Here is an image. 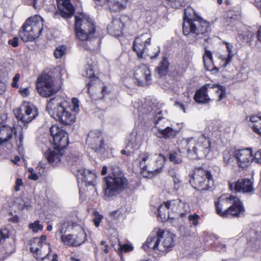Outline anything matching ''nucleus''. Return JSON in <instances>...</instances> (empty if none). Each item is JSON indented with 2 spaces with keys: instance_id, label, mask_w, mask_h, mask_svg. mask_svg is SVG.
I'll use <instances>...</instances> for the list:
<instances>
[{
  "instance_id": "obj_1",
  "label": "nucleus",
  "mask_w": 261,
  "mask_h": 261,
  "mask_svg": "<svg viewBox=\"0 0 261 261\" xmlns=\"http://www.w3.org/2000/svg\"><path fill=\"white\" fill-rule=\"evenodd\" d=\"M183 33L192 43L211 41L208 36L210 32L209 23L198 16L190 7L185 9Z\"/></svg>"
},
{
  "instance_id": "obj_2",
  "label": "nucleus",
  "mask_w": 261,
  "mask_h": 261,
  "mask_svg": "<svg viewBox=\"0 0 261 261\" xmlns=\"http://www.w3.org/2000/svg\"><path fill=\"white\" fill-rule=\"evenodd\" d=\"M46 110L50 115L65 125L74 122L75 116L71 113L70 102L65 98L57 95L47 101Z\"/></svg>"
},
{
  "instance_id": "obj_3",
  "label": "nucleus",
  "mask_w": 261,
  "mask_h": 261,
  "mask_svg": "<svg viewBox=\"0 0 261 261\" xmlns=\"http://www.w3.org/2000/svg\"><path fill=\"white\" fill-rule=\"evenodd\" d=\"M50 133L56 147L48 149L44 153V156L50 164L56 165L63 158V148L68 144V137L64 129L56 125H53L50 128Z\"/></svg>"
},
{
  "instance_id": "obj_4",
  "label": "nucleus",
  "mask_w": 261,
  "mask_h": 261,
  "mask_svg": "<svg viewBox=\"0 0 261 261\" xmlns=\"http://www.w3.org/2000/svg\"><path fill=\"white\" fill-rule=\"evenodd\" d=\"M186 141L188 155L192 159L212 158L211 151L213 146L208 137L201 135L198 137L188 138Z\"/></svg>"
},
{
  "instance_id": "obj_5",
  "label": "nucleus",
  "mask_w": 261,
  "mask_h": 261,
  "mask_svg": "<svg viewBox=\"0 0 261 261\" xmlns=\"http://www.w3.org/2000/svg\"><path fill=\"white\" fill-rule=\"evenodd\" d=\"M139 160L143 176L150 178L161 172L166 158L162 154L156 155L144 152L139 155Z\"/></svg>"
},
{
  "instance_id": "obj_6",
  "label": "nucleus",
  "mask_w": 261,
  "mask_h": 261,
  "mask_svg": "<svg viewBox=\"0 0 261 261\" xmlns=\"http://www.w3.org/2000/svg\"><path fill=\"white\" fill-rule=\"evenodd\" d=\"M43 29V19L40 16L35 15L25 20L19 35L24 42L32 41L40 35Z\"/></svg>"
},
{
  "instance_id": "obj_7",
  "label": "nucleus",
  "mask_w": 261,
  "mask_h": 261,
  "mask_svg": "<svg viewBox=\"0 0 261 261\" xmlns=\"http://www.w3.org/2000/svg\"><path fill=\"white\" fill-rule=\"evenodd\" d=\"M75 20L76 35L80 40L88 41L93 37L95 27L89 16L84 14L76 15Z\"/></svg>"
},
{
  "instance_id": "obj_8",
  "label": "nucleus",
  "mask_w": 261,
  "mask_h": 261,
  "mask_svg": "<svg viewBox=\"0 0 261 261\" xmlns=\"http://www.w3.org/2000/svg\"><path fill=\"white\" fill-rule=\"evenodd\" d=\"M105 180L104 191L107 197L114 196L127 187L128 180L121 172H113Z\"/></svg>"
},
{
  "instance_id": "obj_9",
  "label": "nucleus",
  "mask_w": 261,
  "mask_h": 261,
  "mask_svg": "<svg viewBox=\"0 0 261 261\" xmlns=\"http://www.w3.org/2000/svg\"><path fill=\"white\" fill-rule=\"evenodd\" d=\"M151 36L150 34L145 33L136 37L133 42V49L136 53L138 58H143V54L149 56L151 59L156 58L160 49L159 46H154L153 50H149L148 47L150 45Z\"/></svg>"
},
{
  "instance_id": "obj_10",
  "label": "nucleus",
  "mask_w": 261,
  "mask_h": 261,
  "mask_svg": "<svg viewBox=\"0 0 261 261\" xmlns=\"http://www.w3.org/2000/svg\"><path fill=\"white\" fill-rule=\"evenodd\" d=\"M217 88L215 91L216 93L218 95L217 101H220L223 98L226 97V88L217 84H206L197 90L194 96V99L196 102L199 104L208 103L211 99L207 94L208 89Z\"/></svg>"
},
{
  "instance_id": "obj_11",
  "label": "nucleus",
  "mask_w": 261,
  "mask_h": 261,
  "mask_svg": "<svg viewBox=\"0 0 261 261\" xmlns=\"http://www.w3.org/2000/svg\"><path fill=\"white\" fill-rule=\"evenodd\" d=\"M30 246L31 251L37 260H42L47 257L51 251L49 244L46 242V237L45 235L31 239Z\"/></svg>"
},
{
  "instance_id": "obj_12",
  "label": "nucleus",
  "mask_w": 261,
  "mask_h": 261,
  "mask_svg": "<svg viewBox=\"0 0 261 261\" xmlns=\"http://www.w3.org/2000/svg\"><path fill=\"white\" fill-rule=\"evenodd\" d=\"M190 182L199 190H207L214 185L211 172L202 169H198L195 171Z\"/></svg>"
},
{
  "instance_id": "obj_13",
  "label": "nucleus",
  "mask_w": 261,
  "mask_h": 261,
  "mask_svg": "<svg viewBox=\"0 0 261 261\" xmlns=\"http://www.w3.org/2000/svg\"><path fill=\"white\" fill-rule=\"evenodd\" d=\"M37 88L40 95L48 97L57 93L61 86L54 85L51 77L46 74L38 77Z\"/></svg>"
},
{
  "instance_id": "obj_14",
  "label": "nucleus",
  "mask_w": 261,
  "mask_h": 261,
  "mask_svg": "<svg viewBox=\"0 0 261 261\" xmlns=\"http://www.w3.org/2000/svg\"><path fill=\"white\" fill-rule=\"evenodd\" d=\"M38 110L33 104L24 102L15 113L16 117L24 123H28L38 115Z\"/></svg>"
},
{
  "instance_id": "obj_15",
  "label": "nucleus",
  "mask_w": 261,
  "mask_h": 261,
  "mask_svg": "<svg viewBox=\"0 0 261 261\" xmlns=\"http://www.w3.org/2000/svg\"><path fill=\"white\" fill-rule=\"evenodd\" d=\"M232 205L228 208H225L222 213V216L227 217L231 216L236 217H241L244 215L245 208L240 199L234 195L230 196Z\"/></svg>"
},
{
  "instance_id": "obj_16",
  "label": "nucleus",
  "mask_w": 261,
  "mask_h": 261,
  "mask_svg": "<svg viewBox=\"0 0 261 261\" xmlns=\"http://www.w3.org/2000/svg\"><path fill=\"white\" fill-rule=\"evenodd\" d=\"M230 190L236 192L252 194L254 191L253 181L251 179L243 178L238 180L237 182L229 184Z\"/></svg>"
},
{
  "instance_id": "obj_17",
  "label": "nucleus",
  "mask_w": 261,
  "mask_h": 261,
  "mask_svg": "<svg viewBox=\"0 0 261 261\" xmlns=\"http://www.w3.org/2000/svg\"><path fill=\"white\" fill-rule=\"evenodd\" d=\"M134 75L139 86L148 85L151 81L150 70L146 65L143 64L136 69Z\"/></svg>"
},
{
  "instance_id": "obj_18",
  "label": "nucleus",
  "mask_w": 261,
  "mask_h": 261,
  "mask_svg": "<svg viewBox=\"0 0 261 261\" xmlns=\"http://www.w3.org/2000/svg\"><path fill=\"white\" fill-rule=\"evenodd\" d=\"M86 143L95 151H100L104 146V141L100 132L92 130L89 132Z\"/></svg>"
},
{
  "instance_id": "obj_19",
  "label": "nucleus",
  "mask_w": 261,
  "mask_h": 261,
  "mask_svg": "<svg viewBox=\"0 0 261 261\" xmlns=\"http://www.w3.org/2000/svg\"><path fill=\"white\" fill-rule=\"evenodd\" d=\"M169 211L174 216H179L181 217L190 211L189 205L179 199L168 201Z\"/></svg>"
},
{
  "instance_id": "obj_20",
  "label": "nucleus",
  "mask_w": 261,
  "mask_h": 261,
  "mask_svg": "<svg viewBox=\"0 0 261 261\" xmlns=\"http://www.w3.org/2000/svg\"><path fill=\"white\" fill-rule=\"evenodd\" d=\"M174 237L172 233L160 229L159 252H167L171 250L174 246Z\"/></svg>"
},
{
  "instance_id": "obj_21",
  "label": "nucleus",
  "mask_w": 261,
  "mask_h": 261,
  "mask_svg": "<svg viewBox=\"0 0 261 261\" xmlns=\"http://www.w3.org/2000/svg\"><path fill=\"white\" fill-rule=\"evenodd\" d=\"M160 229H155L147 238L142 247L145 250H152L155 252H159L160 243Z\"/></svg>"
},
{
  "instance_id": "obj_22",
  "label": "nucleus",
  "mask_w": 261,
  "mask_h": 261,
  "mask_svg": "<svg viewBox=\"0 0 261 261\" xmlns=\"http://www.w3.org/2000/svg\"><path fill=\"white\" fill-rule=\"evenodd\" d=\"M234 157L237 160L238 166L243 168L247 167L253 160L252 153L249 148L236 151Z\"/></svg>"
},
{
  "instance_id": "obj_23",
  "label": "nucleus",
  "mask_w": 261,
  "mask_h": 261,
  "mask_svg": "<svg viewBox=\"0 0 261 261\" xmlns=\"http://www.w3.org/2000/svg\"><path fill=\"white\" fill-rule=\"evenodd\" d=\"M198 43L201 44L204 46V54L203 55L202 59L205 69L214 72H218L219 68L215 66L213 63L212 53L207 48V44L212 43V39L211 38V41H204L203 40L202 43Z\"/></svg>"
},
{
  "instance_id": "obj_24",
  "label": "nucleus",
  "mask_w": 261,
  "mask_h": 261,
  "mask_svg": "<svg viewBox=\"0 0 261 261\" xmlns=\"http://www.w3.org/2000/svg\"><path fill=\"white\" fill-rule=\"evenodd\" d=\"M129 20L128 17L126 15H122L118 18L113 19L108 27L109 33L115 36H119L121 34L122 28Z\"/></svg>"
},
{
  "instance_id": "obj_25",
  "label": "nucleus",
  "mask_w": 261,
  "mask_h": 261,
  "mask_svg": "<svg viewBox=\"0 0 261 261\" xmlns=\"http://www.w3.org/2000/svg\"><path fill=\"white\" fill-rule=\"evenodd\" d=\"M76 176L78 180L84 182L86 186L95 185L96 176L91 171L84 168L78 169Z\"/></svg>"
},
{
  "instance_id": "obj_26",
  "label": "nucleus",
  "mask_w": 261,
  "mask_h": 261,
  "mask_svg": "<svg viewBox=\"0 0 261 261\" xmlns=\"http://www.w3.org/2000/svg\"><path fill=\"white\" fill-rule=\"evenodd\" d=\"M58 9L63 18L71 17L74 13V9L69 0H57Z\"/></svg>"
},
{
  "instance_id": "obj_27",
  "label": "nucleus",
  "mask_w": 261,
  "mask_h": 261,
  "mask_svg": "<svg viewBox=\"0 0 261 261\" xmlns=\"http://www.w3.org/2000/svg\"><path fill=\"white\" fill-rule=\"evenodd\" d=\"M162 120L158 121L155 122V127L158 129V136L161 138H164L165 139H169L174 138L177 132L172 128L167 126H161V122Z\"/></svg>"
},
{
  "instance_id": "obj_28",
  "label": "nucleus",
  "mask_w": 261,
  "mask_h": 261,
  "mask_svg": "<svg viewBox=\"0 0 261 261\" xmlns=\"http://www.w3.org/2000/svg\"><path fill=\"white\" fill-rule=\"evenodd\" d=\"M246 120L251 123L254 132L261 136V115H253L247 116Z\"/></svg>"
},
{
  "instance_id": "obj_29",
  "label": "nucleus",
  "mask_w": 261,
  "mask_h": 261,
  "mask_svg": "<svg viewBox=\"0 0 261 261\" xmlns=\"http://www.w3.org/2000/svg\"><path fill=\"white\" fill-rule=\"evenodd\" d=\"M111 11H118L124 9L127 0H105Z\"/></svg>"
},
{
  "instance_id": "obj_30",
  "label": "nucleus",
  "mask_w": 261,
  "mask_h": 261,
  "mask_svg": "<svg viewBox=\"0 0 261 261\" xmlns=\"http://www.w3.org/2000/svg\"><path fill=\"white\" fill-rule=\"evenodd\" d=\"M158 215L162 219H174V216L169 211V207L168 201L162 204L158 209Z\"/></svg>"
},
{
  "instance_id": "obj_31",
  "label": "nucleus",
  "mask_w": 261,
  "mask_h": 261,
  "mask_svg": "<svg viewBox=\"0 0 261 261\" xmlns=\"http://www.w3.org/2000/svg\"><path fill=\"white\" fill-rule=\"evenodd\" d=\"M231 203V201H230V196L228 197H220L218 201L215 202L217 213L222 216V213L224 211H223V207L226 208Z\"/></svg>"
},
{
  "instance_id": "obj_32",
  "label": "nucleus",
  "mask_w": 261,
  "mask_h": 261,
  "mask_svg": "<svg viewBox=\"0 0 261 261\" xmlns=\"http://www.w3.org/2000/svg\"><path fill=\"white\" fill-rule=\"evenodd\" d=\"M12 137V130L7 127H0V144L6 142Z\"/></svg>"
},
{
  "instance_id": "obj_33",
  "label": "nucleus",
  "mask_w": 261,
  "mask_h": 261,
  "mask_svg": "<svg viewBox=\"0 0 261 261\" xmlns=\"http://www.w3.org/2000/svg\"><path fill=\"white\" fill-rule=\"evenodd\" d=\"M96 64L89 58L87 59L86 70L85 73H83L84 76L89 78H93L94 77V68Z\"/></svg>"
},
{
  "instance_id": "obj_34",
  "label": "nucleus",
  "mask_w": 261,
  "mask_h": 261,
  "mask_svg": "<svg viewBox=\"0 0 261 261\" xmlns=\"http://www.w3.org/2000/svg\"><path fill=\"white\" fill-rule=\"evenodd\" d=\"M169 160L174 164L178 165L181 164L182 161L180 155V151L179 150H174L170 152Z\"/></svg>"
},
{
  "instance_id": "obj_35",
  "label": "nucleus",
  "mask_w": 261,
  "mask_h": 261,
  "mask_svg": "<svg viewBox=\"0 0 261 261\" xmlns=\"http://www.w3.org/2000/svg\"><path fill=\"white\" fill-rule=\"evenodd\" d=\"M225 43L227 49L228 50V54L227 57L226 58L224 59V63L222 66L224 68L226 67V66L230 63L234 55V54L232 51V48L233 47V45L228 42H225Z\"/></svg>"
},
{
  "instance_id": "obj_36",
  "label": "nucleus",
  "mask_w": 261,
  "mask_h": 261,
  "mask_svg": "<svg viewBox=\"0 0 261 261\" xmlns=\"http://www.w3.org/2000/svg\"><path fill=\"white\" fill-rule=\"evenodd\" d=\"M168 69V62L167 60L164 58L156 68V71L160 76H162L167 72Z\"/></svg>"
},
{
  "instance_id": "obj_37",
  "label": "nucleus",
  "mask_w": 261,
  "mask_h": 261,
  "mask_svg": "<svg viewBox=\"0 0 261 261\" xmlns=\"http://www.w3.org/2000/svg\"><path fill=\"white\" fill-rule=\"evenodd\" d=\"M61 240L65 245L70 246H74V244H79L78 241L75 243L74 236L71 234L62 235Z\"/></svg>"
},
{
  "instance_id": "obj_38",
  "label": "nucleus",
  "mask_w": 261,
  "mask_h": 261,
  "mask_svg": "<svg viewBox=\"0 0 261 261\" xmlns=\"http://www.w3.org/2000/svg\"><path fill=\"white\" fill-rule=\"evenodd\" d=\"M253 37V34L250 31H246L242 34H239V39L241 40H247V42H249L250 45L251 44Z\"/></svg>"
},
{
  "instance_id": "obj_39",
  "label": "nucleus",
  "mask_w": 261,
  "mask_h": 261,
  "mask_svg": "<svg viewBox=\"0 0 261 261\" xmlns=\"http://www.w3.org/2000/svg\"><path fill=\"white\" fill-rule=\"evenodd\" d=\"M136 143L135 141H133V139L128 141V143L126 145V150L123 149L121 151V153L122 154H126L127 155H130L131 153V149L136 146Z\"/></svg>"
},
{
  "instance_id": "obj_40",
  "label": "nucleus",
  "mask_w": 261,
  "mask_h": 261,
  "mask_svg": "<svg viewBox=\"0 0 261 261\" xmlns=\"http://www.w3.org/2000/svg\"><path fill=\"white\" fill-rule=\"evenodd\" d=\"M66 47L64 45L57 47L54 51V56L56 58H61L65 54Z\"/></svg>"
},
{
  "instance_id": "obj_41",
  "label": "nucleus",
  "mask_w": 261,
  "mask_h": 261,
  "mask_svg": "<svg viewBox=\"0 0 261 261\" xmlns=\"http://www.w3.org/2000/svg\"><path fill=\"white\" fill-rule=\"evenodd\" d=\"M86 239V234L83 230H81L77 235L76 238L74 237V241L75 242L78 241L79 244H74V246H79L84 242Z\"/></svg>"
},
{
  "instance_id": "obj_42",
  "label": "nucleus",
  "mask_w": 261,
  "mask_h": 261,
  "mask_svg": "<svg viewBox=\"0 0 261 261\" xmlns=\"http://www.w3.org/2000/svg\"><path fill=\"white\" fill-rule=\"evenodd\" d=\"M9 230L6 228H1L0 229V244L3 243L6 239L9 237Z\"/></svg>"
},
{
  "instance_id": "obj_43",
  "label": "nucleus",
  "mask_w": 261,
  "mask_h": 261,
  "mask_svg": "<svg viewBox=\"0 0 261 261\" xmlns=\"http://www.w3.org/2000/svg\"><path fill=\"white\" fill-rule=\"evenodd\" d=\"M29 227L34 232H37L43 229V226L39 224V221L38 220H36L33 223L30 224Z\"/></svg>"
},
{
  "instance_id": "obj_44",
  "label": "nucleus",
  "mask_w": 261,
  "mask_h": 261,
  "mask_svg": "<svg viewBox=\"0 0 261 261\" xmlns=\"http://www.w3.org/2000/svg\"><path fill=\"white\" fill-rule=\"evenodd\" d=\"M199 218V216L197 214L191 215L188 216V219L190 221L192 222V224L194 226H197L198 225V219Z\"/></svg>"
},
{
  "instance_id": "obj_45",
  "label": "nucleus",
  "mask_w": 261,
  "mask_h": 261,
  "mask_svg": "<svg viewBox=\"0 0 261 261\" xmlns=\"http://www.w3.org/2000/svg\"><path fill=\"white\" fill-rule=\"evenodd\" d=\"M79 100L76 98H73L72 99V103L73 105V108L71 109V111L75 112H76L79 111Z\"/></svg>"
},
{
  "instance_id": "obj_46",
  "label": "nucleus",
  "mask_w": 261,
  "mask_h": 261,
  "mask_svg": "<svg viewBox=\"0 0 261 261\" xmlns=\"http://www.w3.org/2000/svg\"><path fill=\"white\" fill-rule=\"evenodd\" d=\"M174 106L179 108L184 113H186V106L187 105L183 102L177 100L175 101Z\"/></svg>"
},
{
  "instance_id": "obj_47",
  "label": "nucleus",
  "mask_w": 261,
  "mask_h": 261,
  "mask_svg": "<svg viewBox=\"0 0 261 261\" xmlns=\"http://www.w3.org/2000/svg\"><path fill=\"white\" fill-rule=\"evenodd\" d=\"M20 74L19 73H17L13 78V81L11 84V86L12 87L14 88H18V85L17 84L18 82L20 79Z\"/></svg>"
},
{
  "instance_id": "obj_48",
  "label": "nucleus",
  "mask_w": 261,
  "mask_h": 261,
  "mask_svg": "<svg viewBox=\"0 0 261 261\" xmlns=\"http://www.w3.org/2000/svg\"><path fill=\"white\" fill-rule=\"evenodd\" d=\"M179 101L187 105L190 101V98L188 94H184L181 95Z\"/></svg>"
},
{
  "instance_id": "obj_49",
  "label": "nucleus",
  "mask_w": 261,
  "mask_h": 261,
  "mask_svg": "<svg viewBox=\"0 0 261 261\" xmlns=\"http://www.w3.org/2000/svg\"><path fill=\"white\" fill-rule=\"evenodd\" d=\"M121 249L123 251L125 252H129L132 251L134 249V247L132 245L129 244H123L121 246Z\"/></svg>"
},
{
  "instance_id": "obj_50",
  "label": "nucleus",
  "mask_w": 261,
  "mask_h": 261,
  "mask_svg": "<svg viewBox=\"0 0 261 261\" xmlns=\"http://www.w3.org/2000/svg\"><path fill=\"white\" fill-rule=\"evenodd\" d=\"M103 218V216L102 215H97L95 216L93 219V222L94 223V225L98 227L99 226L101 220Z\"/></svg>"
},
{
  "instance_id": "obj_51",
  "label": "nucleus",
  "mask_w": 261,
  "mask_h": 261,
  "mask_svg": "<svg viewBox=\"0 0 261 261\" xmlns=\"http://www.w3.org/2000/svg\"><path fill=\"white\" fill-rule=\"evenodd\" d=\"M18 40L19 39L17 37H14L12 39L9 40L8 43L9 44L11 45L13 47H17L18 45Z\"/></svg>"
},
{
  "instance_id": "obj_52",
  "label": "nucleus",
  "mask_w": 261,
  "mask_h": 261,
  "mask_svg": "<svg viewBox=\"0 0 261 261\" xmlns=\"http://www.w3.org/2000/svg\"><path fill=\"white\" fill-rule=\"evenodd\" d=\"M22 185V180L20 178H17L16 180L15 186L14 188L15 191H18L20 189L19 187Z\"/></svg>"
},
{
  "instance_id": "obj_53",
  "label": "nucleus",
  "mask_w": 261,
  "mask_h": 261,
  "mask_svg": "<svg viewBox=\"0 0 261 261\" xmlns=\"http://www.w3.org/2000/svg\"><path fill=\"white\" fill-rule=\"evenodd\" d=\"M254 160L257 163L261 164V150L256 152L254 155Z\"/></svg>"
},
{
  "instance_id": "obj_54",
  "label": "nucleus",
  "mask_w": 261,
  "mask_h": 261,
  "mask_svg": "<svg viewBox=\"0 0 261 261\" xmlns=\"http://www.w3.org/2000/svg\"><path fill=\"white\" fill-rule=\"evenodd\" d=\"M19 92L21 93V95L23 97H27L30 94V91L28 88L20 89Z\"/></svg>"
},
{
  "instance_id": "obj_55",
  "label": "nucleus",
  "mask_w": 261,
  "mask_h": 261,
  "mask_svg": "<svg viewBox=\"0 0 261 261\" xmlns=\"http://www.w3.org/2000/svg\"><path fill=\"white\" fill-rule=\"evenodd\" d=\"M6 86L4 83L0 81V95L3 94L6 91Z\"/></svg>"
},
{
  "instance_id": "obj_56",
  "label": "nucleus",
  "mask_w": 261,
  "mask_h": 261,
  "mask_svg": "<svg viewBox=\"0 0 261 261\" xmlns=\"http://www.w3.org/2000/svg\"><path fill=\"white\" fill-rule=\"evenodd\" d=\"M169 174L171 177H172V178H173L175 177L176 175H177L178 173H177V171L176 170L171 169L169 170Z\"/></svg>"
},
{
  "instance_id": "obj_57",
  "label": "nucleus",
  "mask_w": 261,
  "mask_h": 261,
  "mask_svg": "<svg viewBox=\"0 0 261 261\" xmlns=\"http://www.w3.org/2000/svg\"><path fill=\"white\" fill-rule=\"evenodd\" d=\"M9 221L12 222L13 223H17L19 221V218L18 216H12L9 219Z\"/></svg>"
},
{
  "instance_id": "obj_58",
  "label": "nucleus",
  "mask_w": 261,
  "mask_h": 261,
  "mask_svg": "<svg viewBox=\"0 0 261 261\" xmlns=\"http://www.w3.org/2000/svg\"><path fill=\"white\" fill-rule=\"evenodd\" d=\"M29 178L34 180H37L38 179V176L35 173H31L30 175L29 176Z\"/></svg>"
},
{
  "instance_id": "obj_59",
  "label": "nucleus",
  "mask_w": 261,
  "mask_h": 261,
  "mask_svg": "<svg viewBox=\"0 0 261 261\" xmlns=\"http://www.w3.org/2000/svg\"><path fill=\"white\" fill-rule=\"evenodd\" d=\"M172 178L173 182L175 185H178L181 182L178 174L176 175L175 177H173Z\"/></svg>"
},
{
  "instance_id": "obj_60",
  "label": "nucleus",
  "mask_w": 261,
  "mask_h": 261,
  "mask_svg": "<svg viewBox=\"0 0 261 261\" xmlns=\"http://www.w3.org/2000/svg\"><path fill=\"white\" fill-rule=\"evenodd\" d=\"M255 6L260 10L261 12V0L259 1H256L255 3Z\"/></svg>"
},
{
  "instance_id": "obj_61",
  "label": "nucleus",
  "mask_w": 261,
  "mask_h": 261,
  "mask_svg": "<svg viewBox=\"0 0 261 261\" xmlns=\"http://www.w3.org/2000/svg\"><path fill=\"white\" fill-rule=\"evenodd\" d=\"M161 120H162V121L161 122V126H166V125H164L166 122V120L164 118H160V117H159L158 118V120L155 121V122L158 121H160V120L161 121Z\"/></svg>"
},
{
  "instance_id": "obj_62",
  "label": "nucleus",
  "mask_w": 261,
  "mask_h": 261,
  "mask_svg": "<svg viewBox=\"0 0 261 261\" xmlns=\"http://www.w3.org/2000/svg\"><path fill=\"white\" fill-rule=\"evenodd\" d=\"M107 172V168L106 166H103L101 170V174L105 175Z\"/></svg>"
},
{
  "instance_id": "obj_63",
  "label": "nucleus",
  "mask_w": 261,
  "mask_h": 261,
  "mask_svg": "<svg viewBox=\"0 0 261 261\" xmlns=\"http://www.w3.org/2000/svg\"><path fill=\"white\" fill-rule=\"evenodd\" d=\"M118 213V211H112L110 213V215L111 217H115V215Z\"/></svg>"
},
{
  "instance_id": "obj_64",
  "label": "nucleus",
  "mask_w": 261,
  "mask_h": 261,
  "mask_svg": "<svg viewBox=\"0 0 261 261\" xmlns=\"http://www.w3.org/2000/svg\"><path fill=\"white\" fill-rule=\"evenodd\" d=\"M57 257H58L57 254H54L51 261H58Z\"/></svg>"
}]
</instances>
